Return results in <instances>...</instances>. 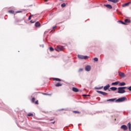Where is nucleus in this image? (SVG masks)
I'll return each instance as SVG.
<instances>
[{
    "instance_id": "1",
    "label": "nucleus",
    "mask_w": 131,
    "mask_h": 131,
    "mask_svg": "<svg viewBox=\"0 0 131 131\" xmlns=\"http://www.w3.org/2000/svg\"><path fill=\"white\" fill-rule=\"evenodd\" d=\"M127 89V86H123V87H119L118 88V94H124L125 93L126 91L125 89Z\"/></svg>"
},
{
    "instance_id": "2",
    "label": "nucleus",
    "mask_w": 131,
    "mask_h": 131,
    "mask_svg": "<svg viewBox=\"0 0 131 131\" xmlns=\"http://www.w3.org/2000/svg\"><path fill=\"white\" fill-rule=\"evenodd\" d=\"M127 100V99L126 97H121L120 98H118V99H116V102H124L125 101Z\"/></svg>"
},
{
    "instance_id": "3",
    "label": "nucleus",
    "mask_w": 131,
    "mask_h": 131,
    "mask_svg": "<svg viewBox=\"0 0 131 131\" xmlns=\"http://www.w3.org/2000/svg\"><path fill=\"white\" fill-rule=\"evenodd\" d=\"M77 57L79 59H81V60H83L84 59H89L90 58L89 56H88L87 55H78Z\"/></svg>"
},
{
    "instance_id": "4",
    "label": "nucleus",
    "mask_w": 131,
    "mask_h": 131,
    "mask_svg": "<svg viewBox=\"0 0 131 131\" xmlns=\"http://www.w3.org/2000/svg\"><path fill=\"white\" fill-rule=\"evenodd\" d=\"M118 85L119 86H124L126 85V83L125 82L123 83H118V82H113L112 83V85Z\"/></svg>"
},
{
    "instance_id": "5",
    "label": "nucleus",
    "mask_w": 131,
    "mask_h": 131,
    "mask_svg": "<svg viewBox=\"0 0 131 131\" xmlns=\"http://www.w3.org/2000/svg\"><path fill=\"white\" fill-rule=\"evenodd\" d=\"M64 50V46H57V47L55 48V50L57 51V52H60L61 51H63Z\"/></svg>"
},
{
    "instance_id": "6",
    "label": "nucleus",
    "mask_w": 131,
    "mask_h": 131,
    "mask_svg": "<svg viewBox=\"0 0 131 131\" xmlns=\"http://www.w3.org/2000/svg\"><path fill=\"white\" fill-rule=\"evenodd\" d=\"M96 92H97L99 94H101V95H104V96L108 95V94L107 93L104 92H101V91H97Z\"/></svg>"
},
{
    "instance_id": "7",
    "label": "nucleus",
    "mask_w": 131,
    "mask_h": 131,
    "mask_svg": "<svg viewBox=\"0 0 131 131\" xmlns=\"http://www.w3.org/2000/svg\"><path fill=\"white\" fill-rule=\"evenodd\" d=\"M92 69V67H91V66H86L85 67V71H91V70Z\"/></svg>"
},
{
    "instance_id": "8",
    "label": "nucleus",
    "mask_w": 131,
    "mask_h": 131,
    "mask_svg": "<svg viewBox=\"0 0 131 131\" xmlns=\"http://www.w3.org/2000/svg\"><path fill=\"white\" fill-rule=\"evenodd\" d=\"M121 128L123 130H126L128 129V127L126 125H123L121 126Z\"/></svg>"
},
{
    "instance_id": "9",
    "label": "nucleus",
    "mask_w": 131,
    "mask_h": 131,
    "mask_svg": "<svg viewBox=\"0 0 131 131\" xmlns=\"http://www.w3.org/2000/svg\"><path fill=\"white\" fill-rule=\"evenodd\" d=\"M105 6L106 7V8L109 9L110 10H111V9H112V6H111V5L110 4L105 5Z\"/></svg>"
},
{
    "instance_id": "10",
    "label": "nucleus",
    "mask_w": 131,
    "mask_h": 131,
    "mask_svg": "<svg viewBox=\"0 0 131 131\" xmlns=\"http://www.w3.org/2000/svg\"><path fill=\"white\" fill-rule=\"evenodd\" d=\"M52 79H53V80H55V81H63V80H61L58 78H52Z\"/></svg>"
},
{
    "instance_id": "11",
    "label": "nucleus",
    "mask_w": 131,
    "mask_h": 131,
    "mask_svg": "<svg viewBox=\"0 0 131 131\" xmlns=\"http://www.w3.org/2000/svg\"><path fill=\"white\" fill-rule=\"evenodd\" d=\"M119 75L121 76V77H125V74L122 72L119 73Z\"/></svg>"
},
{
    "instance_id": "12",
    "label": "nucleus",
    "mask_w": 131,
    "mask_h": 131,
    "mask_svg": "<svg viewBox=\"0 0 131 131\" xmlns=\"http://www.w3.org/2000/svg\"><path fill=\"white\" fill-rule=\"evenodd\" d=\"M110 88V85L108 84L107 85L105 86L104 87V91H107L108 89H109Z\"/></svg>"
},
{
    "instance_id": "13",
    "label": "nucleus",
    "mask_w": 131,
    "mask_h": 131,
    "mask_svg": "<svg viewBox=\"0 0 131 131\" xmlns=\"http://www.w3.org/2000/svg\"><path fill=\"white\" fill-rule=\"evenodd\" d=\"M72 91L74 92L77 93L79 92V89H78L77 88H76L75 87H73L72 88Z\"/></svg>"
},
{
    "instance_id": "14",
    "label": "nucleus",
    "mask_w": 131,
    "mask_h": 131,
    "mask_svg": "<svg viewBox=\"0 0 131 131\" xmlns=\"http://www.w3.org/2000/svg\"><path fill=\"white\" fill-rule=\"evenodd\" d=\"M131 4V2H128L127 3L123 4H122V7H127V6H128V5H130Z\"/></svg>"
},
{
    "instance_id": "15",
    "label": "nucleus",
    "mask_w": 131,
    "mask_h": 131,
    "mask_svg": "<svg viewBox=\"0 0 131 131\" xmlns=\"http://www.w3.org/2000/svg\"><path fill=\"white\" fill-rule=\"evenodd\" d=\"M118 23H119V24H123V25H127V24H126V23H125V22L122 21L121 20H118Z\"/></svg>"
},
{
    "instance_id": "16",
    "label": "nucleus",
    "mask_w": 131,
    "mask_h": 131,
    "mask_svg": "<svg viewBox=\"0 0 131 131\" xmlns=\"http://www.w3.org/2000/svg\"><path fill=\"white\" fill-rule=\"evenodd\" d=\"M108 2H112V3H114V4H116V3H118L119 0H107Z\"/></svg>"
},
{
    "instance_id": "17",
    "label": "nucleus",
    "mask_w": 131,
    "mask_h": 131,
    "mask_svg": "<svg viewBox=\"0 0 131 131\" xmlns=\"http://www.w3.org/2000/svg\"><path fill=\"white\" fill-rule=\"evenodd\" d=\"M35 26L36 27H39V26H40V24L39 23V22L37 21L36 23H35Z\"/></svg>"
},
{
    "instance_id": "18",
    "label": "nucleus",
    "mask_w": 131,
    "mask_h": 131,
    "mask_svg": "<svg viewBox=\"0 0 131 131\" xmlns=\"http://www.w3.org/2000/svg\"><path fill=\"white\" fill-rule=\"evenodd\" d=\"M115 101H116V99H111L107 100V102H114Z\"/></svg>"
},
{
    "instance_id": "19",
    "label": "nucleus",
    "mask_w": 131,
    "mask_h": 131,
    "mask_svg": "<svg viewBox=\"0 0 131 131\" xmlns=\"http://www.w3.org/2000/svg\"><path fill=\"white\" fill-rule=\"evenodd\" d=\"M128 128H129V131H131V123L129 122L127 124Z\"/></svg>"
},
{
    "instance_id": "20",
    "label": "nucleus",
    "mask_w": 131,
    "mask_h": 131,
    "mask_svg": "<svg viewBox=\"0 0 131 131\" xmlns=\"http://www.w3.org/2000/svg\"><path fill=\"white\" fill-rule=\"evenodd\" d=\"M102 89H103V86H100V87H95V89L96 90H101Z\"/></svg>"
},
{
    "instance_id": "21",
    "label": "nucleus",
    "mask_w": 131,
    "mask_h": 131,
    "mask_svg": "<svg viewBox=\"0 0 131 131\" xmlns=\"http://www.w3.org/2000/svg\"><path fill=\"white\" fill-rule=\"evenodd\" d=\"M124 22H125V23H130V20H129V19H125V20H124Z\"/></svg>"
},
{
    "instance_id": "22",
    "label": "nucleus",
    "mask_w": 131,
    "mask_h": 131,
    "mask_svg": "<svg viewBox=\"0 0 131 131\" xmlns=\"http://www.w3.org/2000/svg\"><path fill=\"white\" fill-rule=\"evenodd\" d=\"M112 91H117V88L116 87H112L110 89Z\"/></svg>"
},
{
    "instance_id": "23",
    "label": "nucleus",
    "mask_w": 131,
    "mask_h": 131,
    "mask_svg": "<svg viewBox=\"0 0 131 131\" xmlns=\"http://www.w3.org/2000/svg\"><path fill=\"white\" fill-rule=\"evenodd\" d=\"M62 85V84H61V83H57V84H55V86H57V87H58V86H60Z\"/></svg>"
},
{
    "instance_id": "24",
    "label": "nucleus",
    "mask_w": 131,
    "mask_h": 131,
    "mask_svg": "<svg viewBox=\"0 0 131 131\" xmlns=\"http://www.w3.org/2000/svg\"><path fill=\"white\" fill-rule=\"evenodd\" d=\"M28 116L29 117H33V116H34V115H33V114H32V113H29L28 114Z\"/></svg>"
},
{
    "instance_id": "25",
    "label": "nucleus",
    "mask_w": 131,
    "mask_h": 131,
    "mask_svg": "<svg viewBox=\"0 0 131 131\" xmlns=\"http://www.w3.org/2000/svg\"><path fill=\"white\" fill-rule=\"evenodd\" d=\"M73 113L74 114H80V112L79 111H73Z\"/></svg>"
},
{
    "instance_id": "26",
    "label": "nucleus",
    "mask_w": 131,
    "mask_h": 131,
    "mask_svg": "<svg viewBox=\"0 0 131 131\" xmlns=\"http://www.w3.org/2000/svg\"><path fill=\"white\" fill-rule=\"evenodd\" d=\"M9 13H11V14H14L15 13V11L14 10H9L8 11Z\"/></svg>"
},
{
    "instance_id": "27",
    "label": "nucleus",
    "mask_w": 131,
    "mask_h": 131,
    "mask_svg": "<svg viewBox=\"0 0 131 131\" xmlns=\"http://www.w3.org/2000/svg\"><path fill=\"white\" fill-rule=\"evenodd\" d=\"M61 7H62V8H64L66 7V4L65 3H63L61 5Z\"/></svg>"
},
{
    "instance_id": "28",
    "label": "nucleus",
    "mask_w": 131,
    "mask_h": 131,
    "mask_svg": "<svg viewBox=\"0 0 131 131\" xmlns=\"http://www.w3.org/2000/svg\"><path fill=\"white\" fill-rule=\"evenodd\" d=\"M35 100V98L34 97H33L32 99H31V102L34 103Z\"/></svg>"
},
{
    "instance_id": "29",
    "label": "nucleus",
    "mask_w": 131,
    "mask_h": 131,
    "mask_svg": "<svg viewBox=\"0 0 131 131\" xmlns=\"http://www.w3.org/2000/svg\"><path fill=\"white\" fill-rule=\"evenodd\" d=\"M94 60L95 61V62H98V61L99 60V59H98V58L95 57V58H94Z\"/></svg>"
},
{
    "instance_id": "30",
    "label": "nucleus",
    "mask_w": 131,
    "mask_h": 131,
    "mask_svg": "<svg viewBox=\"0 0 131 131\" xmlns=\"http://www.w3.org/2000/svg\"><path fill=\"white\" fill-rule=\"evenodd\" d=\"M50 51L53 52V51H54V48H53V47H50Z\"/></svg>"
},
{
    "instance_id": "31",
    "label": "nucleus",
    "mask_w": 131,
    "mask_h": 131,
    "mask_svg": "<svg viewBox=\"0 0 131 131\" xmlns=\"http://www.w3.org/2000/svg\"><path fill=\"white\" fill-rule=\"evenodd\" d=\"M83 71V69H79V72H81V71Z\"/></svg>"
},
{
    "instance_id": "32",
    "label": "nucleus",
    "mask_w": 131,
    "mask_h": 131,
    "mask_svg": "<svg viewBox=\"0 0 131 131\" xmlns=\"http://www.w3.org/2000/svg\"><path fill=\"white\" fill-rule=\"evenodd\" d=\"M32 17V15H30L29 16V18H28V19H29V20H31V17Z\"/></svg>"
},
{
    "instance_id": "33",
    "label": "nucleus",
    "mask_w": 131,
    "mask_h": 131,
    "mask_svg": "<svg viewBox=\"0 0 131 131\" xmlns=\"http://www.w3.org/2000/svg\"><path fill=\"white\" fill-rule=\"evenodd\" d=\"M127 90H129V91H131V86H130L129 87H128V88H127Z\"/></svg>"
},
{
    "instance_id": "34",
    "label": "nucleus",
    "mask_w": 131,
    "mask_h": 131,
    "mask_svg": "<svg viewBox=\"0 0 131 131\" xmlns=\"http://www.w3.org/2000/svg\"><path fill=\"white\" fill-rule=\"evenodd\" d=\"M35 21H34L33 20H30V23H35Z\"/></svg>"
},
{
    "instance_id": "35",
    "label": "nucleus",
    "mask_w": 131,
    "mask_h": 131,
    "mask_svg": "<svg viewBox=\"0 0 131 131\" xmlns=\"http://www.w3.org/2000/svg\"><path fill=\"white\" fill-rule=\"evenodd\" d=\"M34 103H35V104H38V101L37 100V101H36L35 102H34Z\"/></svg>"
},
{
    "instance_id": "36",
    "label": "nucleus",
    "mask_w": 131,
    "mask_h": 131,
    "mask_svg": "<svg viewBox=\"0 0 131 131\" xmlns=\"http://www.w3.org/2000/svg\"><path fill=\"white\" fill-rule=\"evenodd\" d=\"M83 96H90V95H86V94H84V95H83Z\"/></svg>"
},
{
    "instance_id": "37",
    "label": "nucleus",
    "mask_w": 131,
    "mask_h": 131,
    "mask_svg": "<svg viewBox=\"0 0 131 131\" xmlns=\"http://www.w3.org/2000/svg\"><path fill=\"white\" fill-rule=\"evenodd\" d=\"M22 12V11H16V13H21Z\"/></svg>"
},
{
    "instance_id": "38",
    "label": "nucleus",
    "mask_w": 131,
    "mask_h": 131,
    "mask_svg": "<svg viewBox=\"0 0 131 131\" xmlns=\"http://www.w3.org/2000/svg\"><path fill=\"white\" fill-rule=\"evenodd\" d=\"M57 26H55L53 27V29H55V28H56Z\"/></svg>"
},
{
    "instance_id": "39",
    "label": "nucleus",
    "mask_w": 131,
    "mask_h": 131,
    "mask_svg": "<svg viewBox=\"0 0 131 131\" xmlns=\"http://www.w3.org/2000/svg\"><path fill=\"white\" fill-rule=\"evenodd\" d=\"M40 47H42V48H43L44 45H40Z\"/></svg>"
},
{
    "instance_id": "40",
    "label": "nucleus",
    "mask_w": 131,
    "mask_h": 131,
    "mask_svg": "<svg viewBox=\"0 0 131 131\" xmlns=\"http://www.w3.org/2000/svg\"><path fill=\"white\" fill-rule=\"evenodd\" d=\"M53 120H54V119H52L49 120V121H52Z\"/></svg>"
},
{
    "instance_id": "41",
    "label": "nucleus",
    "mask_w": 131,
    "mask_h": 131,
    "mask_svg": "<svg viewBox=\"0 0 131 131\" xmlns=\"http://www.w3.org/2000/svg\"><path fill=\"white\" fill-rule=\"evenodd\" d=\"M55 121H54V122H52V124H55Z\"/></svg>"
},
{
    "instance_id": "42",
    "label": "nucleus",
    "mask_w": 131,
    "mask_h": 131,
    "mask_svg": "<svg viewBox=\"0 0 131 131\" xmlns=\"http://www.w3.org/2000/svg\"><path fill=\"white\" fill-rule=\"evenodd\" d=\"M45 2H48V0H45Z\"/></svg>"
},
{
    "instance_id": "43",
    "label": "nucleus",
    "mask_w": 131,
    "mask_h": 131,
    "mask_svg": "<svg viewBox=\"0 0 131 131\" xmlns=\"http://www.w3.org/2000/svg\"><path fill=\"white\" fill-rule=\"evenodd\" d=\"M115 82H119V81H115Z\"/></svg>"
}]
</instances>
